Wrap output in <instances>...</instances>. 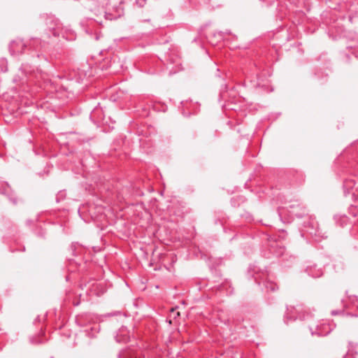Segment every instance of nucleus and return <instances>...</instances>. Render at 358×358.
<instances>
[{
    "label": "nucleus",
    "mask_w": 358,
    "mask_h": 358,
    "mask_svg": "<svg viewBox=\"0 0 358 358\" xmlns=\"http://www.w3.org/2000/svg\"><path fill=\"white\" fill-rule=\"evenodd\" d=\"M335 327V325L327 321L320 320L309 324V329L313 336H323L328 335Z\"/></svg>",
    "instance_id": "1"
},
{
    "label": "nucleus",
    "mask_w": 358,
    "mask_h": 358,
    "mask_svg": "<svg viewBox=\"0 0 358 358\" xmlns=\"http://www.w3.org/2000/svg\"><path fill=\"white\" fill-rule=\"evenodd\" d=\"M48 29L54 36L63 34V27L59 20L53 16H49L46 19Z\"/></svg>",
    "instance_id": "2"
},
{
    "label": "nucleus",
    "mask_w": 358,
    "mask_h": 358,
    "mask_svg": "<svg viewBox=\"0 0 358 358\" xmlns=\"http://www.w3.org/2000/svg\"><path fill=\"white\" fill-rule=\"evenodd\" d=\"M108 10V12L107 10H103L102 13H103L105 14L106 18L108 20H110L117 19L123 15V9L121 7L120 4L119 5V6H117L115 8V13H110V10L109 8Z\"/></svg>",
    "instance_id": "3"
},
{
    "label": "nucleus",
    "mask_w": 358,
    "mask_h": 358,
    "mask_svg": "<svg viewBox=\"0 0 358 358\" xmlns=\"http://www.w3.org/2000/svg\"><path fill=\"white\" fill-rule=\"evenodd\" d=\"M25 47V45L22 43V41H13L10 45V51L12 54H17L20 52L19 48H22Z\"/></svg>",
    "instance_id": "4"
},
{
    "label": "nucleus",
    "mask_w": 358,
    "mask_h": 358,
    "mask_svg": "<svg viewBox=\"0 0 358 358\" xmlns=\"http://www.w3.org/2000/svg\"><path fill=\"white\" fill-rule=\"evenodd\" d=\"M264 287L267 291H275L278 289L277 285L272 281H266L264 282Z\"/></svg>",
    "instance_id": "5"
},
{
    "label": "nucleus",
    "mask_w": 358,
    "mask_h": 358,
    "mask_svg": "<svg viewBox=\"0 0 358 358\" xmlns=\"http://www.w3.org/2000/svg\"><path fill=\"white\" fill-rule=\"evenodd\" d=\"M120 333L122 334V337L120 338L118 334L115 336L116 341L117 342H127L128 340V337L126 336L127 331L124 329H120Z\"/></svg>",
    "instance_id": "6"
},
{
    "label": "nucleus",
    "mask_w": 358,
    "mask_h": 358,
    "mask_svg": "<svg viewBox=\"0 0 358 358\" xmlns=\"http://www.w3.org/2000/svg\"><path fill=\"white\" fill-rule=\"evenodd\" d=\"M11 189L8 183L3 184L2 188H0V193L3 194L9 195Z\"/></svg>",
    "instance_id": "7"
},
{
    "label": "nucleus",
    "mask_w": 358,
    "mask_h": 358,
    "mask_svg": "<svg viewBox=\"0 0 358 358\" xmlns=\"http://www.w3.org/2000/svg\"><path fill=\"white\" fill-rule=\"evenodd\" d=\"M352 303L353 304V307L356 308L358 310V299L357 297H353L352 299ZM354 316V315H352ZM355 316L357 317L358 314L355 315Z\"/></svg>",
    "instance_id": "8"
},
{
    "label": "nucleus",
    "mask_w": 358,
    "mask_h": 358,
    "mask_svg": "<svg viewBox=\"0 0 358 358\" xmlns=\"http://www.w3.org/2000/svg\"><path fill=\"white\" fill-rule=\"evenodd\" d=\"M136 3L139 7H143L146 3V0H136Z\"/></svg>",
    "instance_id": "9"
},
{
    "label": "nucleus",
    "mask_w": 358,
    "mask_h": 358,
    "mask_svg": "<svg viewBox=\"0 0 358 358\" xmlns=\"http://www.w3.org/2000/svg\"><path fill=\"white\" fill-rule=\"evenodd\" d=\"M299 317L301 320H308L310 317H311V315H310V314L307 313L306 315L304 314L303 315H300Z\"/></svg>",
    "instance_id": "10"
},
{
    "label": "nucleus",
    "mask_w": 358,
    "mask_h": 358,
    "mask_svg": "<svg viewBox=\"0 0 358 358\" xmlns=\"http://www.w3.org/2000/svg\"><path fill=\"white\" fill-rule=\"evenodd\" d=\"M344 358H355V357L353 355V354L349 351L345 356Z\"/></svg>",
    "instance_id": "11"
},
{
    "label": "nucleus",
    "mask_w": 358,
    "mask_h": 358,
    "mask_svg": "<svg viewBox=\"0 0 358 358\" xmlns=\"http://www.w3.org/2000/svg\"><path fill=\"white\" fill-rule=\"evenodd\" d=\"M341 313V311H338V310H332L331 311V315H338Z\"/></svg>",
    "instance_id": "12"
},
{
    "label": "nucleus",
    "mask_w": 358,
    "mask_h": 358,
    "mask_svg": "<svg viewBox=\"0 0 358 358\" xmlns=\"http://www.w3.org/2000/svg\"><path fill=\"white\" fill-rule=\"evenodd\" d=\"M344 187H347L348 188L352 187V186L348 182H345Z\"/></svg>",
    "instance_id": "13"
},
{
    "label": "nucleus",
    "mask_w": 358,
    "mask_h": 358,
    "mask_svg": "<svg viewBox=\"0 0 358 358\" xmlns=\"http://www.w3.org/2000/svg\"><path fill=\"white\" fill-rule=\"evenodd\" d=\"M322 271H318V272H317V273L315 275H313V276L314 278H317V277L321 276V275H322Z\"/></svg>",
    "instance_id": "14"
},
{
    "label": "nucleus",
    "mask_w": 358,
    "mask_h": 358,
    "mask_svg": "<svg viewBox=\"0 0 358 358\" xmlns=\"http://www.w3.org/2000/svg\"><path fill=\"white\" fill-rule=\"evenodd\" d=\"M10 199L13 201V203H15H15H17V201H16V199H13V198H12V197H10Z\"/></svg>",
    "instance_id": "15"
},
{
    "label": "nucleus",
    "mask_w": 358,
    "mask_h": 358,
    "mask_svg": "<svg viewBox=\"0 0 358 358\" xmlns=\"http://www.w3.org/2000/svg\"><path fill=\"white\" fill-rule=\"evenodd\" d=\"M22 69L23 71H26V69H25V67H24V66H22Z\"/></svg>",
    "instance_id": "16"
}]
</instances>
